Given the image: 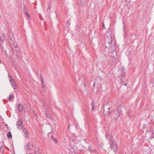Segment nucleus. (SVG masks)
I'll use <instances>...</instances> for the list:
<instances>
[{
    "label": "nucleus",
    "mask_w": 154,
    "mask_h": 154,
    "mask_svg": "<svg viewBox=\"0 0 154 154\" xmlns=\"http://www.w3.org/2000/svg\"><path fill=\"white\" fill-rule=\"evenodd\" d=\"M102 78L100 76L97 77L94 82L93 90L95 93H97L101 87L102 83Z\"/></svg>",
    "instance_id": "nucleus-1"
},
{
    "label": "nucleus",
    "mask_w": 154,
    "mask_h": 154,
    "mask_svg": "<svg viewBox=\"0 0 154 154\" xmlns=\"http://www.w3.org/2000/svg\"><path fill=\"white\" fill-rule=\"evenodd\" d=\"M105 41L108 44H110L112 42V35L106 32L105 34Z\"/></svg>",
    "instance_id": "nucleus-2"
},
{
    "label": "nucleus",
    "mask_w": 154,
    "mask_h": 154,
    "mask_svg": "<svg viewBox=\"0 0 154 154\" xmlns=\"http://www.w3.org/2000/svg\"><path fill=\"white\" fill-rule=\"evenodd\" d=\"M118 145L114 141H112L110 144V147L111 149H112L113 151L116 153L118 151Z\"/></svg>",
    "instance_id": "nucleus-3"
},
{
    "label": "nucleus",
    "mask_w": 154,
    "mask_h": 154,
    "mask_svg": "<svg viewBox=\"0 0 154 154\" xmlns=\"http://www.w3.org/2000/svg\"><path fill=\"white\" fill-rule=\"evenodd\" d=\"M33 146V143L32 142H30L25 146L26 150H31Z\"/></svg>",
    "instance_id": "nucleus-4"
},
{
    "label": "nucleus",
    "mask_w": 154,
    "mask_h": 154,
    "mask_svg": "<svg viewBox=\"0 0 154 154\" xmlns=\"http://www.w3.org/2000/svg\"><path fill=\"white\" fill-rule=\"evenodd\" d=\"M23 122L22 121L21 119H20L16 122V125L17 128L19 129L23 128Z\"/></svg>",
    "instance_id": "nucleus-5"
},
{
    "label": "nucleus",
    "mask_w": 154,
    "mask_h": 154,
    "mask_svg": "<svg viewBox=\"0 0 154 154\" xmlns=\"http://www.w3.org/2000/svg\"><path fill=\"white\" fill-rule=\"evenodd\" d=\"M23 136L26 137H27L28 135V130L26 128L23 129Z\"/></svg>",
    "instance_id": "nucleus-6"
},
{
    "label": "nucleus",
    "mask_w": 154,
    "mask_h": 154,
    "mask_svg": "<svg viewBox=\"0 0 154 154\" xmlns=\"http://www.w3.org/2000/svg\"><path fill=\"white\" fill-rule=\"evenodd\" d=\"M18 109L19 112H22L24 109V107L21 104H20L18 105Z\"/></svg>",
    "instance_id": "nucleus-7"
},
{
    "label": "nucleus",
    "mask_w": 154,
    "mask_h": 154,
    "mask_svg": "<svg viewBox=\"0 0 154 154\" xmlns=\"http://www.w3.org/2000/svg\"><path fill=\"white\" fill-rule=\"evenodd\" d=\"M20 51H18L16 53V54L18 58L20 59L22 58V54L20 52Z\"/></svg>",
    "instance_id": "nucleus-8"
},
{
    "label": "nucleus",
    "mask_w": 154,
    "mask_h": 154,
    "mask_svg": "<svg viewBox=\"0 0 154 154\" xmlns=\"http://www.w3.org/2000/svg\"><path fill=\"white\" fill-rule=\"evenodd\" d=\"M11 84L12 87H13V88L14 89H16L17 88V86L16 83L15 82H13L11 83Z\"/></svg>",
    "instance_id": "nucleus-9"
},
{
    "label": "nucleus",
    "mask_w": 154,
    "mask_h": 154,
    "mask_svg": "<svg viewBox=\"0 0 154 154\" xmlns=\"http://www.w3.org/2000/svg\"><path fill=\"white\" fill-rule=\"evenodd\" d=\"M7 137L8 138H11L12 137V135L11 132L9 131L7 133Z\"/></svg>",
    "instance_id": "nucleus-10"
},
{
    "label": "nucleus",
    "mask_w": 154,
    "mask_h": 154,
    "mask_svg": "<svg viewBox=\"0 0 154 154\" xmlns=\"http://www.w3.org/2000/svg\"><path fill=\"white\" fill-rule=\"evenodd\" d=\"M13 47L15 48L18 47V45L16 42H14L13 43Z\"/></svg>",
    "instance_id": "nucleus-11"
},
{
    "label": "nucleus",
    "mask_w": 154,
    "mask_h": 154,
    "mask_svg": "<svg viewBox=\"0 0 154 154\" xmlns=\"http://www.w3.org/2000/svg\"><path fill=\"white\" fill-rule=\"evenodd\" d=\"M5 151V149L3 146H0V151L1 152L3 153Z\"/></svg>",
    "instance_id": "nucleus-12"
},
{
    "label": "nucleus",
    "mask_w": 154,
    "mask_h": 154,
    "mask_svg": "<svg viewBox=\"0 0 154 154\" xmlns=\"http://www.w3.org/2000/svg\"><path fill=\"white\" fill-rule=\"evenodd\" d=\"M91 153H96L97 150L94 149H92L89 151Z\"/></svg>",
    "instance_id": "nucleus-13"
},
{
    "label": "nucleus",
    "mask_w": 154,
    "mask_h": 154,
    "mask_svg": "<svg viewBox=\"0 0 154 154\" xmlns=\"http://www.w3.org/2000/svg\"><path fill=\"white\" fill-rule=\"evenodd\" d=\"M123 79H124L123 78H122V77H121L120 78V84L121 85H123Z\"/></svg>",
    "instance_id": "nucleus-14"
},
{
    "label": "nucleus",
    "mask_w": 154,
    "mask_h": 154,
    "mask_svg": "<svg viewBox=\"0 0 154 154\" xmlns=\"http://www.w3.org/2000/svg\"><path fill=\"white\" fill-rule=\"evenodd\" d=\"M51 139H52L55 142L57 143V140L54 138L53 136H52L51 137Z\"/></svg>",
    "instance_id": "nucleus-15"
},
{
    "label": "nucleus",
    "mask_w": 154,
    "mask_h": 154,
    "mask_svg": "<svg viewBox=\"0 0 154 154\" xmlns=\"http://www.w3.org/2000/svg\"><path fill=\"white\" fill-rule=\"evenodd\" d=\"M125 72L122 70L121 73V75L122 76L121 77H122V78H124V77L125 75Z\"/></svg>",
    "instance_id": "nucleus-16"
},
{
    "label": "nucleus",
    "mask_w": 154,
    "mask_h": 154,
    "mask_svg": "<svg viewBox=\"0 0 154 154\" xmlns=\"http://www.w3.org/2000/svg\"><path fill=\"white\" fill-rule=\"evenodd\" d=\"M91 105L92 107V111H93L94 108L95 104L93 102L91 103Z\"/></svg>",
    "instance_id": "nucleus-17"
},
{
    "label": "nucleus",
    "mask_w": 154,
    "mask_h": 154,
    "mask_svg": "<svg viewBox=\"0 0 154 154\" xmlns=\"http://www.w3.org/2000/svg\"><path fill=\"white\" fill-rule=\"evenodd\" d=\"M112 62L113 63H115L116 61V58L115 56L112 57Z\"/></svg>",
    "instance_id": "nucleus-18"
},
{
    "label": "nucleus",
    "mask_w": 154,
    "mask_h": 154,
    "mask_svg": "<svg viewBox=\"0 0 154 154\" xmlns=\"http://www.w3.org/2000/svg\"><path fill=\"white\" fill-rule=\"evenodd\" d=\"M13 97H14V96H13V95L12 94H10V95H9V97L8 98V99L9 100H11V98H13Z\"/></svg>",
    "instance_id": "nucleus-19"
},
{
    "label": "nucleus",
    "mask_w": 154,
    "mask_h": 154,
    "mask_svg": "<svg viewBox=\"0 0 154 154\" xmlns=\"http://www.w3.org/2000/svg\"><path fill=\"white\" fill-rule=\"evenodd\" d=\"M117 112L118 113V117H117V118H118L120 116V112H121V111H120L119 110V109H118V110H117Z\"/></svg>",
    "instance_id": "nucleus-20"
},
{
    "label": "nucleus",
    "mask_w": 154,
    "mask_h": 154,
    "mask_svg": "<svg viewBox=\"0 0 154 154\" xmlns=\"http://www.w3.org/2000/svg\"><path fill=\"white\" fill-rule=\"evenodd\" d=\"M14 50L16 51V52L19 51H20V49L18 47L14 48Z\"/></svg>",
    "instance_id": "nucleus-21"
},
{
    "label": "nucleus",
    "mask_w": 154,
    "mask_h": 154,
    "mask_svg": "<svg viewBox=\"0 0 154 154\" xmlns=\"http://www.w3.org/2000/svg\"><path fill=\"white\" fill-rule=\"evenodd\" d=\"M41 86L42 87L44 88L45 87V85L44 82H43V83H41Z\"/></svg>",
    "instance_id": "nucleus-22"
},
{
    "label": "nucleus",
    "mask_w": 154,
    "mask_h": 154,
    "mask_svg": "<svg viewBox=\"0 0 154 154\" xmlns=\"http://www.w3.org/2000/svg\"><path fill=\"white\" fill-rule=\"evenodd\" d=\"M92 147H91V145H89L88 147V150L90 151V150H91V149H92Z\"/></svg>",
    "instance_id": "nucleus-23"
},
{
    "label": "nucleus",
    "mask_w": 154,
    "mask_h": 154,
    "mask_svg": "<svg viewBox=\"0 0 154 154\" xmlns=\"http://www.w3.org/2000/svg\"><path fill=\"white\" fill-rule=\"evenodd\" d=\"M46 114V117L50 119H51L52 118L51 116H49V115H48L47 114Z\"/></svg>",
    "instance_id": "nucleus-24"
},
{
    "label": "nucleus",
    "mask_w": 154,
    "mask_h": 154,
    "mask_svg": "<svg viewBox=\"0 0 154 154\" xmlns=\"http://www.w3.org/2000/svg\"><path fill=\"white\" fill-rule=\"evenodd\" d=\"M34 152L35 154H39V152L38 151H35Z\"/></svg>",
    "instance_id": "nucleus-25"
},
{
    "label": "nucleus",
    "mask_w": 154,
    "mask_h": 154,
    "mask_svg": "<svg viewBox=\"0 0 154 154\" xmlns=\"http://www.w3.org/2000/svg\"><path fill=\"white\" fill-rule=\"evenodd\" d=\"M10 81L11 82V83H12V82H15V81H14V80L13 79H12H12H10Z\"/></svg>",
    "instance_id": "nucleus-26"
},
{
    "label": "nucleus",
    "mask_w": 154,
    "mask_h": 154,
    "mask_svg": "<svg viewBox=\"0 0 154 154\" xmlns=\"http://www.w3.org/2000/svg\"><path fill=\"white\" fill-rule=\"evenodd\" d=\"M26 16L27 17H30L29 15V14H28V13H26Z\"/></svg>",
    "instance_id": "nucleus-27"
},
{
    "label": "nucleus",
    "mask_w": 154,
    "mask_h": 154,
    "mask_svg": "<svg viewBox=\"0 0 154 154\" xmlns=\"http://www.w3.org/2000/svg\"><path fill=\"white\" fill-rule=\"evenodd\" d=\"M8 76L9 77L10 79H12V76H11V75H9V73H8Z\"/></svg>",
    "instance_id": "nucleus-28"
},
{
    "label": "nucleus",
    "mask_w": 154,
    "mask_h": 154,
    "mask_svg": "<svg viewBox=\"0 0 154 154\" xmlns=\"http://www.w3.org/2000/svg\"><path fill=\"white\" fill-rule=\"evenodd\" d=\"M41 81L42 82V83H43V82H44L43 79L41 76Z\"/></svg>",
    "instance_id": "nucleus-29"
},
{
    "label": "nucleus",
    "mask_w": 154,
    "mask_h": 154,
    "mask_svg": "<svg viewBox=\"0 0 154 154\" xmlns=\"http://www.w3.org/2000/svg\"><path fill=\"white\" fill-rule=\"evenodd\" d=\"M107 56V55L106 54H104V56L105 57H106Z\"/></svg>",
    "instance_id": "nucleus-30"
},
{
    "label": "nucleus",
    "mask_w": 154,
    "mask_h": 154,
    "mask_svg": "<svg viewBox=\"0 0 154 154\" xmlns=\"http://www.w3.org/2000/svg\"><path fill=\"white\" fill-rule=\"evenodd\" d=\"M123 85H124L125 86H126L127 85V84L126 83H125L123 84Z\"/></svg>",
    "instance_id": "nucleus-31"
},
{
    "label": "nucleus",
    "mask_w": 154,
    "mask_h": 154,
    "mask_svg": "<svg viewBox=\"0 0 154 154\" xmlns=\"http://www.w3.org/2000/svg\"><path fill=\"white\" fill-rule=\"evenodd\" d=\"M70 125H69V127H68V129H69L70 128Z\"/></svg>",
    "instance_id": "nucleus-32"
},
{
    "label": "nucleus",
    "mask_w": 154,
    "mask_h": 154,
    "mask_svg": "<svg viewBox=\"0 0 154 154\" xmlns=\"http://www.w3.org/2000/svg\"><path fill=\"white\" fill-rule=\"evenodd\" d=\"M2 38L0 36V41H1V40Z\"/></svg>",
    "instance_id": "nucleus-33"
},
{
    "label": "nucleus",
    "mask_w": 154,
    "mask_h": 154,
    "mask_svg": "<svg viewBox=\"0 0 154 154\" xmlns=\"http://www.w3.org/2000/svg\"><path fill=\"white\" fill-rule=\"evenodd\" d=\"M110 108H108V109L109 110L110 109Z\"/></svg>",
    "instance_id": "nucleus-34"
},
{
    "label": "nucleus",
    "mask_w": 154,
    "mask_h": 154,
    "mask_svg": "<svg viewBox=\"0 0 154 154\" xmlns=\"http://www.w3.org/2000/svg\"><path fill=\"white\" fill-rule=\"evenodd\" d=\"M103 26L104 27V24H103Z\"/></svg>",
    "instance_id": "nucleus-35"
}]
</instances>
